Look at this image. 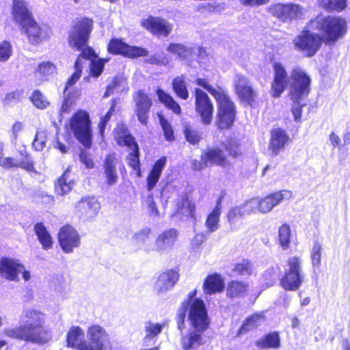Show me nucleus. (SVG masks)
<instances>
[{"instance_id":"nucleus-22","label":"nucleus","mask_w":350,"mask_h":350,"mask_svg":"<svg viewBox=\"0 0 350 350\" xmlns=\"http://www.w3.org/2000/svg\"><path fill=\"white\" fill-rule=\"evenodd\" d=\"M79 78L80 72L77 68L66 84L64 91V101L60 108V116H62L63 113H69L72 109L77 100V96L72 93V86L75 84Z\"/></svg>"},{"instance_id":"nucleus-56","label":"nucleus","mask_w":350,"mask_h":350,"mask_svg":"<svg viewBox=\"0 0 350 350\" xmlns=\"http://www.w3.org/2000/svg\"><path fill=\"white\" fill-rule=\"evenodd\" d=\"M241 206L247 215H250L256 211L260 212L259 197L253 198L246 201Z\"/></svg>"},{"instance_id":"nucleus-41","label":"nucleus","mask_w":350,"mask_h":350,"mask_svg":"<svg viewBox=\"0 0 350 350\" xmlns=\"http://www.w3.org/2000/svg\"><path fill=\"white\" fill-rule=\"evenodd\" d=\"M303 281L301 273H285V275L281 280L282 286L288 291H296Z\"/></svg>"},{"instance_id":"nucleus-46","label":"nucleus","mask_w":350,"mask_h":350,"mask_svg":"<svg viewBox=\"0 0 350 350\" xmlns=\"http://www.w3.org/2000/svg\"><path fill=\"white\" fill-rule=\"evenodd\" d=\"M265 321L264 316L260 314H254L247 318L239 330V335L243 334L246 332L252 330L261 325Z\"/></svg>"},{"instance_id":"nucleus-23","label":"nucleus","mask_w":350,"mask_h":350,"mask_svg":"<svg viewBox=\"0 0 350 350\" xmlns=\"http://www.w3.org/2000/svg\"><path fill=\"white\" fill-rule=\"evenodd\" d=\"M24 32L30 43L37 44L45 40L50 33V30L47 26H40L35 20L31 24L27 25L21 29Z\"/></svg>"},{"instance_id":"nucleus-6","label":"nucleus","mask_w":350,"mask_h":350,"mask_svg":"<svg viewBox=\"0 0 350 350\" xmlns=\"http://www.w3.org/2000/svg\"><path fill=\"white\" fill-rule=\"evenodd\" d=\"M114 137L119 145L128 147L129 152L127 157L128 164L137 172V176H140L139 150L134 137L128 133L124 125H119L115 129Z\"/></svg>"},{"instance_id":"nucleus-14","label":"nucleus","mask_w":350,"mask_h":350,"mask_svg":"<svg viewBox=\"0 0 350 350\" xmlns=\"http://www.w3.org/2000/svg\"><path fill=\"white\" fill-rule=\"evenodd\" d=\"M75 213L81 219L90 220L94 218L98 213L100 204L98 199L94 196L83 197L75 205Z\"/></svg>"},{"instance_id":"nucleus-24","label":"nucleus","mask_w":350,"mask_h":350,"mask_svg":"<svg viewBox=\"0 0 350 350\" xmlns=\"http://www.w3.org/2000/svg\"><path fill=\"white\" fill-rule=\"evenodd\" d=\"M234 83L235 92L239 98L242 101L251 104L254 101L255 92L251 87L249 80L241 75H237Z\"/></svg>"},{"instance_id":"nucleus-11","label":"nucleus","mask_w":350,"mask_h":350,"mask_svg":"<svg viewBox=\"0 0 350 350\" xmlns=\"http://www.w3.org/2000/svg\"><path fill=\"white\" fill-rule=\"evenodd\" d=\"M196 111L204 125H209L213 120V105L206 92L195 89Z\"/></svg>"},{"instance_id":"nucleus-59","label":"nucleus","mask_w":350,"mask_h":350,"mask_svg":"<svg viewBox=\"0 0 350 350\" xmlns=\"http://www.w3.org/2000/svg\"><path fill=\"white\" fill-rule=\"evenodd\" d=\"M146 62L147 63L155 65L166 66L169 64L168 57L163 53H156L148 57Z\"/></svg>"},{"instance_id":"nucleus-20","label":"nucleus","mask_w":350,"mask_h":350,"mask_svg":"<svg viewBox=\"0 0 350 350\" xmlns=\"http://www.w3.org/2000/svg\"><path fill=\"white\" fill-rule=\"evenodd\" d=\"M24 269L20 260L11 258H2L0 260V275L10 281H18V273Z\"/></svg>"},{"instance_id":"nucleus-27","label":"nucleus","mask_w":350,"mask_h":350,"mask_svg":"<svg viewBox=\"0 0 350 350\" xmlns=\"http://www.w3.org/2000/svg\"><path fill=\"white\" fill-rule=\"evenodd\" d=\"M178 231L175 229L166 230L161 232L154 243V251L164 253L171 250L176 241Z\"/></svg>"},{"instance_id":"nucleus-63","label":"nucleus","mask_w":350,"mask_h":350,"mask_svg":"<svg viewBox=\"0 0 350 350\" xmlns=\"http://www.w3.org/2000/svg\"><path fill=\"white\" fill-rule=\"evenodd\" d=\"M185 135L187 142L191 144H198L201 139V137L199 135L198 131L195 129H192L189 126L185 127Z\"/></svg>"},{"instance_id":"nucleus-16","label":"nucleus","mask_w":350,"mask_h":350,"mask_svg":"<svg viewBox=\"0 0 350 350\" xmlns=\"http://www.w3.org/2000/svg\"><path fill=\"white\" fill-rule=\"evenodd\" d=\"M135 103V113L138 120L144 125H146L149 118V112L152 105V100L150 96L143 90H138L133 96Z\"/></svg>"},{"instance_id":"nucleus-42","label":"nucleus","mask_w":350,"mask_h":350,"mask_svg":"<svg viewBox=\"0 0 350 350\" xmlns=\"http://www.w3.org/2000/svg\"><path fill=\"white\" fill-rule=\"evenodd\" d=\"M256 346L260 349H278L280 347V338L277 332L265 335L256 342Z\"/></svg>"},{"instance_id":"nucleus-55","label":"nucleus","mask_w":350,"mask_h":350,"mask_svg":"<svg viewBox=\"0 0 350 350\" xmlns=\"http://www.w3.org/2000/svg\"><path fill=\"white\" fill-rule=\"evenodd\" d=\"M196 83L205 89L206 91H208L211 95H213L215 98L224 93L223 90H216L213 86H211L208 81L206 79L202 78H198L195 81Z\"/></svg>"},{"instance_id":"nucleus-12","label":"nucleus","mask_w":350,"mask_h":350,"mask_svg":"<svg viewBox=\"0 0 350 350\" xmlns=\"http://www.w3.org/2000/svg\"><path fill=\"white\" fill-rule=\"evenodd\" d=\"M58 243L64 253H72L81 245V237L78 231L72 226H62L57 234Z\"/></svg>"},{"instance_id":"nucleus-62","label":"nucleus","mask_w":350,"mask_h":350,"mask_svg":"<svg viewBox=\"0 0 350 350\" xmlns=\"http://www.w3.org/2000/svg\"><path fill=\"white\" fill-rule=\"evenodd\" d=\"M160 124L162 127L165 138L166 140L171 142L174 139V131L171 124L168 121L163 117L160 118Z\"/></svg>"},{"instance_id":"nucleus-37","label":"nucleus","mask_w":350,"mask_h":350,"mask_svg":"<svg viewBox=\"0 0 350 350\" xmlns=\"http://www.w3.org/2000/svg\"><path fill=\"white\" fill-rule=\"evenodd\" d=\"M33 229L42 249L45 250L51 249L53 240L44 225L42 223H37L35 224Z\"/></svg>"},{"instance_id":"nucleus-4","label":"nucleus","mask_w":350,"mask_h":350,"mask_svg":"<svg viewBox=\"0 0 350 350\" xmlns=\"http://www.w3.org/2000/svg\"><path fill=\"white\" fill-rule=\"evenodd\" d=\"M309 28L323 33L327 42H336L346 33L347 21L340 16L321 14L310 21Z\"/></svg>"},{"instance_id":"nucleus-2","label":"nucleus","mask_w":350,"mask_h":350,"mask_svg":"<svg viewBox=\"0 0 350 350\" xmlns=\"http://www.w3.org/2000/svg\"><path fill=\"white\" fill-rule=\"evenodd\" d=\"M45 319V314L40 310L25 309L21 317L22 325L5 329V334L26 342L46 343L50 340L51 336L44 327Z\"/></svg>"},{"instance_id":"nucleus-45","label":"nucleus","mask_w":350,"mask_h":350,"mask_svg":"<svg viewBox=\"0 0 350 350\" xmlns=\"http://www.w3.org/2000/svg\"><path fill=\"white\" fill-rule=\"evenodd\" d=\"M172 88L178 97L183 100H187L189 98L187 84L183 75L178 76L173 79Z\"/></svg>"},{"instance_id":"nucleus-52","label":"nucleus","mask_w":350,"mask_h":350,"mask_svg":"<svg viewBox=\"0 0 350 350\" xmlns=\"http://www.w3.org/2000/svg\"><path fill=\"white\" fill-rule=\"evenodd\" d=\"M278 234L280 244L284 248H287L291 237L290 226L286 224L282 225L279 229Z\"/></svg>"},{"instance_id":"nucleus-64","label":"nucleus","mask_w":350,"mask_h":350,"mask_svg":"<svg viewBox=\"0 0 350 350\" xmlns=\"http://www.w3.org/2000/svg\"><path fill=\"white\" fill-rule=\"evenodd\" d=\"M225 146L226 150L234 157L239 156L241 152L239 145L236 140L231 139L228 141Z\"/></svg>"},{"instance_id":"nucleus-5","label":"nucleus","mask_w":350,"mask_h":350,"mask_svg":"<svg viewBox=\"0 0 350 350\" xmlns=\"http://www.w3.org/2000/svg\"><path fill=\"white\" fill-rule=\"evenodd\" d=\"M291 79L290 95L293 101L291 111L295 121L300 122L302 105L299 100L309 93L310 79L302 69L295 68L291 73Z\"/></svg>"},{"instance_id":"nucleus-7","label":"nucleus","mask_w":350,"mask_h":350,"mask_svg":"<svg viewBox=\"0 0 350 350\" xmlns=\"http://www.w3.org/2000/svg\"><path fill=\"white\" fill-rule=\"evenodd\" d=\"M215 99L218 105L215 124L219 129H228L235 121V105L225 92Z\"/></svg>"},{"instance_id":"nucleus-19","label":"nucleus","mask_w":350,"mask_h":350,"mask_svg":"<svg viewBox=\"0 0 350 350\" xmlns=\"http://www.w3.org/2000/svg\"><path fill=\"white\" fill-rule=\"evenodd\" d=\"M293 197V193L289 190H281L268 195L265 198H259L260 212L267 213L275 206L284 200H288Z\"/></svg>"},{"instance_id":"nucleus-29","label":"nucleus","mask_w":350,"mask_h":350,"mask_svg":"<svg viewBox=\"0 0 350 350\" xmlns=\"http://www.w3.org/2000/svg\"><path fill=\"white\" fill-rule=\"evenodd\" d=\"M66 342L68 347L78 350H91L87 340L84 339V332L79 326H72L66 335Z\"/></svg>"},{"instance_id":"nucleus-21","label":"nucleus","mask_w":350,"mask_h":350,"mask_svg":"<svg viewBox=\"0 0 350 350\" xmlns=\"http://www.w3.org/2000/svg\"><path fill=\"white\" fill-rule=\"evenodd\" d=\"M118 167L120 170L122 167H124L123 164L119 162L114 154H109L103 162V174L105 178V183L108 186H113L118 183Z\"/></svg>"},{"instance_id":"nucleus-38","label":"nucleus","mask_w":350,"mask_h":350,"mask_svg":"<svg viewBox=\"0 0 350 350\" xmlns=\"http://www.w3.org/2000/svg\"><path fill=\"white\" fill-rule=\"evenodd\" d=\"M73 178L69 170H66L55 184V191L57 195L64 196L70 192L73 187Z\"/></svg>"},{"instance_id":"nucleus-48","label":"nucleus","mask_w":350,"mask_h":350,"mask_svg":"<svg viewBox=\"0 0 350 350\" xmlns=\"http://www.w3.org/2000/svg\"><path fill=\"white\" fill-rule=\"evenodd\" d=\"M55 66L49 62L40 64L36 70V75L40 80H47L49 77L55 72Z\"/></svg>"},{"instance_id":"nucleus-61","label":"nucleus","mask_w":350,"mask_h":350,"mask_svg":"<svg viewBox=\"0 0 350 350\" xmlns=\"http://www.w3.org/2000/svg\"><path fill=\"white\" fill-rule=\"evenodd\" d=\"M301 260L297 257H291L288 260V268L286 273H301Z\"/></svg>"},{"instance_id":"nucleus-51","label":"nucleus","mask_w":350,"mask_h":350,"mask_svg":"<svg viewBox=\"0 0 350 350\" xmlns=\"http://www.w3.org/2000/svg\"><path fill=\"white\" fill-rule=\"evenodd\" d=\"M32 103L38 109H45L49 105L47 98L39 90H34L31 96Z\"/></svg>"},{"instance_id":"nucleus-15","label":"nucleus","mask_w":350,"mask_h":350,"mask_svg":"<svg viewBox=\"0 0 350 350\" xmlns=\"http://www.w3.org/2000/svg\"><path fill=\"white\" fill-rule=\"evenodd\" d=\"M108 51L111 53L121 54L130 58L147 56V49L139 46H130L120 39H113L108 45Z\"/></svg>"},{"instance_id":"nucleus-25","label":"nucleus","mask_w":350,"mask_h":350,"mask_svg":"<svg viewBox=\"0 0 350 350\" xmlns=\"http://www.w3.org/2000/svg\"><path fill=\"white\" fill-rule=\"evenodd\" d=\"M179 279L178 273L170 269L161 273L154 284V290L159 294L164 293L171 290Z\"/></svg>"},{"instance_id":"nucleus-31","label":"nucleus","mask_w":350,"mask_h":350,"mask_svg":"<svg viewBox=\"0 0 350 350\" xmlns=\"http://www.w3.org/2000/svg\"><path fill=\"white\" fill-rule=\"evenodd\" d=\"M150 229L144 228L133 234L132 242L138 249L150 253L154 251V243L150 239Z\"/></svg>"},{"instance_id":"nucleus-34","label":"nucleus","mask_w":350,"mask_h":350,"mask_svg":"<svg viewBox=\"0 0 350 350\" xmlns=\"http://www.w3.org/2000/svg\"><path fill=\"white\" fill-rule=\"evenodd\" d=\"M195 209L196 206L194 203L191 202L188 197L185 195L178 200L176 204V211L174 214L175 216L179 217L180 219L185 217L195 218Z\"/></svg>"},{"instance_id":"nucleus-26","label":"nucleus","mask_w":350,"mask_h":350,"mask_svg":"<svg viewBox=\"0 0 350 350\" xmlns=\"http://www.w3.org/2000/svg\"><path fill=\"white\" fill-rule=\"evenodd\" d=\"M22 159L12 157H0V166L3 169L8 170L12 167H21L33 172L34 170L33 163L26 151L21 152Z\"/></svg>"},{"instance_id":"nucleus-36","label":"nucleus","mask_w":350,"mask_h":350,"mask_svg":"<svg viewBox=\"0 0 350 350\" xmlns=\"http://www.w3.org/2000/svg\"><path fill=\"white\" fill-rule=\"evenodd\" d=\"M202 159L205 165H224L226 158L221 150L219 148H209L202 154Z\"/></svg>"},{"instance_id":"nucleus-49","label":"nucleus","mask_w":350,"mask_h":350,"mask_svg":"<svg viewBox=\"0 0 350 350\" xmlns=\"http://www.w3.org/2000/svg\"><path fill=\"white\" fill-rule=\"evenodd\" d=\"M164 324L146 322L144 325L145 339H152L157 336L162 331Z\"/></svg>"},{"instance_id":"nucleus-60","label":"nucleus","mask_w":350,"mask_h":350,"mask_svg":"<svg viewBox=\"0 0 350 350\" xmlns=\"http://www.w3.org/2000/svg\"><path fill=\"white\" fill-rule=\"evenodd\" d=\"M46 141V132L45 131H38L32 143V146L36 150L41 151L45 147Z\"/></svg>"},{"instance_id":"nucleus-28","label":"nucleus","mask_w":350,"mask_h":350,"mask_svg":"<svg viewBox=\"0 0 350 350\" xmlns=\"http://www.w3.org/2000/svg\"><path fill=\"white\" fill-rule=\"evenodd\" d=\"M142 25L150 32L167 36L172 31V26L165 20L160 18L148 16L142 21Z\"/></svg>"},{"instance_id":"nucleus-50","label":"nucleus","mask_w":350,"mask_h":350,"mask_svg":"<svg viewBox=\"0 0 350 350\" xmlns=\"http://www.w3.org/2000/svg\"><path fill=\"white\" fill-rule=\"evenodd\" d=\"M254 271L253 265L245 260L236 265L232 270L234 276L251 275Z\"/></svg>"},{"instance_id":"nucleus-13","label":"nucleus","mask_w":350,"mask_h":350,"mask_svg":"<svg viewBox=\"0 0 350 350\" xmlns=\"http://www.w3.org/2000/svg\"><path fill=\"white\" fill-rule=\"evenodd\" d=\"M87 337L91 350H111V344L105 329L100 325H93L87 331Z\"/></svg>"},{"instance_id":"nucleus-58","label":"nucleus","mask_w":350,"mask_h":350,"mask_svg":"<svg viewBox=\"0 0 350 350\" xmlns=\"http://www.w3.org/2000/svg\"><path fill=\"white\" fill-rule=\"evenodd\" d=\"M143 206L146 209L147 213L150 217H157L159 215V212L152 194L147 196Z\"/></svg>"},{"instance_id":"nucleus-39","label":"nucleus","mask_w":350,"mask_h":350,"mask_svg":"<svg viewBox=\"0 0 350 350\" xmlns=\"http://www.w3.org/2000/svg\"><path fill=\"white\" fill-rule=\"evenodd\" d=\"M167 51L176 55V58L180 60H189L192 58L193 49L179 43H172L167 48Z\"/></svg>"},{"instance_id":"nucleus-30","label":"nucleus","mask_w":350,"mask_h":350,"mask_svg":"<svg viewBox=\"0 0 350 350\" xmlns=\"http://www.w3.org/2000/svg\"><path fill=\"white\" fill-rule=\"evenodd\" d=\"M290 140L289 136L281 129L277 128L271 131L269 144V150L273 156L279 154Z\"/></svg>"},{"instance_id":"nucleus-43","label":"nucleus","mask_w":350,"mask_h":350,"mask_svg":"<svg viewBox=\"0 0 350 350\" xmlns=\"http://www.w3.org/2000/svg\"><path fill=\"white\" fill-rule=\"evenodd\" d=\"M157 94L159 101L166 107L171 109L176 114H180L181 108L172 96L165 92L161 89L157 90Z\"/></svg>"},{"instance_id":"nucleus-40","label":"nucleus","mask_w":350,"mask_h":350,"mask_svg":"<svg viewBox=\"0 0 350 350\" xmlns=\"http://www.w3.org/2000/svg\"><path fill=\"white\" fill-rule=\"evenodd\" d=\"M224 280L218 274L208 275L204 281V289L206 294H212L223 290Z\"/></svg>"},{"instance_id":"nucleus-33","label":"nucleus","mask_w":350,"mask_h":350,"mask_svg":"<svg viewBox=\"0 0 350 350\" xmlns=\"http://www.w3.org/2000/svg\"><path fill=\"white\" fill-rule=\"evenodd\" d=\"M224 196H219L217 200V204L212 211L208 215L206 221L205 226L208 232H213L216 231L219 228V222L220 219V215L221 213V203L223 202Z\"/></svg>"},{"instance_id":"nucleus-18","label":"nucleus","mask_w":350,"mask_h":350,"mask_svg":"<svg viewBox=\"0 0 350 350\" xmlns=\"http://www.w3.org/2000/svg\"><path fill=\"white\" fill-rule=\"evenodd\" d=\"M273 69L274 77L271 84V94L273 96L278 98L288 87L290 82L289 77L282 63L274 62Z\"/></svg>"},{"instance_id":"nucleus-53","label":"nucleus","mask_w":350,"mask_h":350,"mask_svg":"<svg viewBox=\"0 0 350 350\" xmlns=\"http://www.w3.org/2000/svg\"><path fill=\"white\" fill-rule=\"evenodd\" d=\"M241 206H235L231 208L228 213V220L231 225H234L242 217L246 216Z\"/></svg>"},{"instance_id":"nucleus-9","label":"nucleus","mask_w":350,"mask_h":350,"mask_svg":"<svg viewBox=\"0 0 350 350\" xmlns=\"http://www.w3.org/2000/svg\"><path fill=\"white\" fill-rule=\"evenodd\" d=\"M269 12L283 22H290L301 18L304 15L305 10L293 3H276L269 7Z\"/></svg>"},{"instance_id":"nucleus-57","label":"nucleus","mask_w":350,"mask_h":350,"mask_svg":"<svg viewBox=\"0 0 350 350\" xmlns=\"http://www.w3.org/2000/svg\"><path fill=\"white\" fill-rule=\"evenodd\" d=\"M311 259L313 267L318 269L321 265V246L317 242L314 243L311 250Z\"/></svg>"},{"instance_id":"nucleus-3","label":"nucleus","mask_w":350,"mask_h":350,"mask_svg":"<svg viewBox=\"0 0 350 350\" xmlns=\"http://www.w3.org/2000/svg\"><path fill=\"white\" fill-rule=\"evenodd\" d=\"M196 290L190 291L178 310L176 321L178 329L180 331L183 328L187 311L188 319L193 329L205 331L209 326L210 319L205 304L201 299L196 297Z\"/></svg>"},{"instance_id":"nucleus-10","label":"nucleus","mask_w":350,"mask_h":350,"mask_svg":"<svg viewBox=\"0 0 350 350\" xmlns=\"http://www.w3.org/2000/svg\"><path fill=\"white\" fill-rule=\"evenodd\" d=\"M307 28L295 38L294 44L308 56H312L320 49L322 38L319 34L311 32L312 29L309 28V25Z\"/></svg>"},{"instance_id":"nucleus-32","label":"nucleus","mask_w":350,"mask_h":350,"mask_svg":"<svg viewBox=\"0 0 350 350\" xmlns=\"http://www.w3.org/2000/svg\"><path fill=\"white\" fill-rule=\"evenodd\" d=\"M204 331L191 329L186 334L181 336V346L184 350H194L203 344L202 334Z\"/></svg>"},{"instance_id":"nucleus-1","label":"nucleus","mask_w":350,"mask_h":350,"mask_svg":"<svg viewBox=\"0 0 350 350\" xmlns=\"http://www.w3.org/2000/svg\"><path fill=\"white\" fill-rule=\"evenodd\" d=\"M93 21L84 18L78 21L69 32L68 40L70 46L75 48L77 51H82L81 55L75 62V71L77 68L81 74L83 64L85 62H90V73L94 77H98L103 71L105 64L109 61L108 59H96L94 51L85 46L88 41L90 34L92 30Z\"/></svg>"},{"instance_id":"nucleus-35","label":"nucleus","mask_w":350,"mask_h":350,"mask_svg":"<svg viewBox=\"0 0 350 350\" xmlns=\"http://www.w3.org/2000/svg\"><path fill=\"white\" fill-rule=\"evenodd\" d=\"M167 163V158L163 157L157 160L150 170L147 178V189L150 191L159 181L161 172Z\"/></svg>"},{"instance_id":"nucleus-47","label":"nucleus","mask_w":350,"mask_h":350,"mask_svg":"<svg viewBox=\"0 0 350 350\" xmlns=\"http://www.w3.org/2000/svg\"><path fill=\"white\" fill-rule=\"evenodd\" d=\"M318 5L329 12H340L345 8L347 0H318Z\"/></svg>"},{"instance_id":"nucleus-44","label":"nucleus","mask_w":350,"mask_h":350,"mask_svg":"<svg viewBox=\"0 0 350 350\" xmlns=\"http://www.w3.org/2000/svg\"><path fill=\"white\" fill-rule=\"evenodd\" d=\"M247 284L240 281H232L228 284L227 295L231 298L244 296L248 291Z\"/></svg>"},{"instance_id":"nucleus-54","label":"nucleus","mask_w":350,"mask_h":350,"mask_svg":"<svg viewBox=\"0 0 350 350\" xmlns=\"http://www.w3.org/2000/svg\"><path fill=\"white\" fill-rule=\"evenodd\" d=\"M13 48L8 41L0 42V62H5L12 55Z\"/></svg>"},{"instance_id":"nucleus-17","label":"nucleus","mask_w":350,"mask_h":350,"mask_svg":"<svg viewBox=\"0 0 350 350\" xmlns=\"http://www.w3.org/2000/svg\"><path fill=\"white\" fill-rule=\"evenodd\" d=\"M12 16L14 22L21 29L33 23V17L29 5L25 0H14L12 8Z\"/></svg>"},{"instance_id":"nucleus-8","label":"nucleus","mask_w":350,"mask_h":350,"mask_svg":"<svg viewBox=\"0 0 350 350\" xmlns=\"http://www.w3.org/2000/svg\"><path fill=\"white\" fill-rule=\"evenodd\" d=\"M70 128L77 139L85 146H90L92 133L88 113L84 111H77L70 120Z\"/></svg>"}]
</instances>
